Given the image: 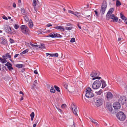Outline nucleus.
<instances>
[{"mask_svg":"<svg viewBox=\"0 0 127 127\" xmlns=\"http://www.w3.org/2000/svg\"><path fill=\"white\" fill-rule=\"evenodd\" d=\"M16 33V32L15 30L13 29H11V31L10 33V34H14Z\"/></svg>","mask_w":127,"mask_h":127,"instance_id":"obj_33","label":"nucleus"},{"mask_svg":"<svg viewBox=\"0 0 127 127\" xmlns=\"http://www.w3.org/2000/svg\"><path fill=\"white\" fill-rule=\"evenodd\" d=\"M72 27H66L65 28V29L66 30H71L72 29Z\"/></svg>","mask_w":127,"mask_h":127,"instance_id":"obj_50","label":"nucleus"},{"mask_svg":"<svg viewBox=\"0 0 127 127\" xmlns=\"http://www.w3.org/2000/svg\"><path fill=\"white\" fill-rule=\"evenodd\" d=\"M121 5V2L119 1V0H117L116 2V6L118 7Z\"/></svg>","mask_w":127,"mask_h":127,"instance_id":"obj_27","label":"nucleus"},{"mask_svg":"<svg viewBox=\"0 0 127 127\" xmlns=\"http://www.w3.org/2000/svg\"><path fill=\"white\" fill-rule=\"evenodd\" d=\"M28 51H29V49H26V50L23 51L22 52V53L23 54H25L26 53L28 52Z\"/></svg>","mask_w":127,"mask_h":127,"instance_id":"obj_46","label":"nucleus"},{"mask_svg":"<svg viewBox=\"0 0 127 127\" xmlns=\"http://www.w3.org/2000/svg\"><path fill=\"white\" fill-rule=\"evenodd\" d=\"M62 56V54L61 53H60L59 56V58H61Z\"/></svg>","mask_w":127,"mask_h":127,"instance_id":"obj_55","label":"nucleus"},{"mask_svg":"<svg viewBox=\"0 0 127 127\" xmlns=\"http://www.w3.org/2000/svg\"><path fill=\"white\" fill-rule=\"evenodd\" d=\"M20 28L23 33L26 35H29L30 31L27 26L25 25H22L21 26Z\"/></svg>","mask_w":127,"mask_h":127,"instance_id":"obj_2","label":"nucleus"},{"mask_svg":"<svg viewBox=\"0 0 127 127\" xmlns=\"http://www.w3.org/2000/svg\"><path fill=\"white\" fill-rule=\"evenodd\" d=\"M30 44L32 47L34 48H36L37 47H38V45L33 44L31 43H30Z\"/></svg>","mask_w":127,"mask_h":127,"instance_id":"obj_40","label":"nucleus"},{"mask_svg":"<svg viewBox=\"0 0 127 127\" xmlns=\"http://www.w3.org/2000/svg\"><path fill=\"white\" fill-rule=\"evenodd\" d=\"M9 53H6L5 54L2 56V57L3 58H4L6 60L8 58H10L9 60L11 61L12 60L11 59V56L9 54Z\"/></svg>","mask_w":127,"mask_h":127,"instance_id":"obj_11","label":"nucleus"},{"mask_svg":"<svg viewBox=\"0 0 127 127\" xmlns=\"http://www.w3.org/2000/svg\"><path fill=\"white\" fill-rule=\"evenodd\" d=\"M64 87L66 89H67L68 88V85L67 84H64Z\"/></svg>","mask_w":127,"mask_h":127,"instance_id":"obj_54","label":"nucleus"},{"mask_svg":"<svg viewBox=\"0 0 127 127\" xmlns=\"http://www.w3.org/2000/svg\"><path fill=\"white\" fill-rule=\"evenodd\" d=\"M7 43L6 40L4 39H2V41H1V43L3 45H5Z\"/></svg>","mask_w":127,"mask_h":127,"instance_id":"obj_32","label":"nucleus"},{"mask_svg":"<svg viewBox=\"0 0 127 127\" xmlns=\"http://www.w3.org/2000/svg\"><path fill=\"white\" fill-rule=\"evenodd\" d=\"M47 37H50L52 38L56 37V34H54L51 33L50 35L47 36Z\"/></svg>","mask_w":127,"mask_h":127,"instance_id":"obj_34","label":"nucleus"},{"mask_svg":"<svg viewBox=\"0 0 127 127\" xmlns=\"http://www.w3.org/2000/svg\"><path fill=\"white\" fill-rule=\"evenodd\" d=\"M24 19L27 22L29 21V17L27 15H25L24 17Z\"/></svg>","mask_w":127,"mask_h":127,"instance_id":"obj_38","label":"nucleus"},{"mask_svg":"<svg viewBox=\"0 0 127 127\" xmlns=\"http://www.w3.org/2000/svg\"><path fill=\"white\" fill-rule=\"evenodd\" d=\"M116 117L118 119L121 121H124L126 118L125 114L123 112L121 111L117 113L116 114Z\"/></svg>","mask_w":127,"mask_h":127,"instance_id":"obj_1","label":"nucleus"},{"mask_svg":"<svg viewBox=\"0 0 127 127\" xmlns=\"http://www.w3.org/2000/svg\"><path fill=\"white\" fill-rule=\"evenodd\" d=\"M95 92L97 94V95H100L102 93V90L101 89L98 91L97 92Z\"/></svg>","mask_w":127,"mask_h":127,"instance_id":"obj_39","label":"nucleus"},{"mask_svg":"<svg viewBox=\"0 0 127 127\" xmlns=\"http://www.w3.org/2000/svg\"><path fill=\"white\" fill-rule=\"evenodd\" d=\"M34 73L37 74H38V73L37 71V70H35L34 71Z\"/></svg>","mask_w":127,"mask_h":127,"instance_id":"obj_60","label":"nucleus"},{"mask_svg":"<svg viewBox=\"0 0 127 127\" xmlns=\"http://www.w3.org/2000/svg\"><path fill=\"white\" fill-rule=\"evenodd\" d=\"M114 11V9L113 8H110L108 12V13H109L110 14L112 13Z\"/></svg>","mask_w":127,"mask_h":127,"instance_id":"obj_28","label":"nucleus"},{"mask_svg":"<svg viewBox=\"0 0 127 127\" xmlns=\"http://www.w3.org/2000/svg\"><path fill=\"white\" fill-rule=\"evenodd\" d=\"M5 65L6 66H7V68L9 71H11L13 69V68L12 66V64L9 62H7Z\"/></svg>","mask_w":127,"mask_h":127,"instance_id":"obj_10","label":"nucleus"},{"mask_svg":"<svg viewBox=\"0 0 127 127\" xmlns=\"http://www.w3.org/2000/svg\"><path fill=\"white\" fill-rule=\"evenodd\" d=\"M107 4L106 1H103L102 4L101 8L100 11V13L101 14V15H103L105 13L106 10Z\"/></svg>","mask_w":127,"mask_h":127,"instance_id":"obj_5","label":"nucleus"},{"mask_svg":"<svg viewBox=\"0 0 127 127\" xmlns=\"http://www.w3.org/2000/svg\"><path fill=\"white\" fill-rule=\"evenodd\" d=\"M96 76L97 77H96L93 78V80H95V79H101V77H100L98 76Z\"/></svg>","mask_w":127,"mask_h":127,"instance_id":"obj_44","label":"nucleus"},{"mask_svg":"<svg viewBox=\"0 0 127 127\" xmlns=\"http://www.w3.org/2000/svg\"><path fill=\"white\" fill-rule=\"evenodd\" d=\"M111 15V14L107 12L106 16V19L107 20H108L110 18Z\"/></svg>","mask_w":127,"mask_h":127,"instance_id":"obj_31","label":"nucleus"},{"mask_svg":"<svg viewBox=\"0 0 127 127\" xmlns=\"http://www.w3.org/2000/svg\"><path fill=\"white\" fill-rule=\"evenodd\" d=\"M118 20V18L117 17L115 16V17L111 20V21L113 22H117Z\"/></svg>","mask_w":127,"mask_h":127,"instance_id":"obj_26","label":"nucleus"},{"mask_svg":"<svg viewBox=\"0 0 127 127\" xmlns=\"http://www.w3.org/2000/svg\"><path fill=\"white\" fill-rule=\"evenodd\" d=\"M101 81V83L102 85V88H105L106 86V84L105 82L104 81L103 79H102L101 81Z\"/></svg>","mask_w":127,"mask_h":127,"instance_id":"obj_16","label":"nucleus"},{"mask_svg":"<svg viewBox=\"0 0 127 127\" xmlns=\"http://www.w3.org/2000/svg\"><path fill=\"white\" fill-rule=\"evenodd\" d=\"M126 101V98L125 96L121 97L118 100V102L122 104H123Z\"/></svg>","mask_w":127,"mask_h":127,"instance_id":"obj_8","label":"nucleus"},{"mask_svg":"<svg viewBox=\"0 0 127 127\" xmlns=\"http://www.w3.org/2000/svg\"><path fill=\"white\" fill-rule=\"evenodd\" d=\"M101 81L97 80L95 81L92 85V88L94 89H97L99 88L101 85Z\"/></svg>","mask_w":127,"mask_h":127,"instance_id":"obj_6","label":"nucleus"},{"mask_svg":"<svg viewBox=\"0 0 127 127\" xmlns=\"http://www.w3.org/2000/svg\"><path fill=\"white\" fill-rule=\"evenodd\" d=\"M115 16L114 14H112L111 16H110V18L111 19H113Z\"/></svg>","mask_w":127,"mask_h":127,"instance_id":"obj_53","label":"nucleus"},{"mask_svg":"<svg viewBox=\"0 0 127 127\" xmlns=\"http://www.w3.org/2000/svg\"><path fill=\"white\" fill-rule=\"evenodd\" d=\"M13 7L14 8H15L16 7V5L15 3H13Z\"/></svg>","mask_w":127,"mask_h":127,"instance_id":"obj_63","label":"nucleus"},{"mask_svg":"<svg viewBox=\"0 0 127 127\" xmlns=\"http://www.w3.org/2000/svg\"><path fill=\"white\" fill-rule=\"evenodd\" d=\"M33 3H32V5L34 7H35L36 5V0H33ZM34 10H35L36 12H37V11L36 10L35 7H34Z\"/></svg>","mask_w":127,"mask_h":127,"instance_id":"obj_20","label":"nucleus"},{"mask_svg":"<svg viewBox=\"0 0 127 127\" xmlns=\"http://www.w3.org/2000/svg\"><path fill=\"white\" fill-rule=\"evenodd\" d=\"M23 97H24V95H22V96H21V97L20 99V100L21 101L23 100V99H24Z\"/></svg>","mask_w":127,"mask_h":127,"instance_id":"obj_62","label":"nucleus"},{"mask_svg":"<svg viewBox=\"0 0 127 127\" xmlns=\"http://www.w3.org/2000/svg\"><path fill=\"white\" fill-rule=\"evenodd\" d=\"M94 12L95 13V15L97 17H99V14L98 13V12L97 11V9L95 10Z\"/></svg>","mask_w":127,"mask_h":127,"instance_id":"obj_41","label":"nucleus"},{"mask_svg":"<svg viewBox=\"0 0 127 127\" xmlns=\"http://www.w3.org/2000/svg\"><path fill=\"white\" fill-rule=\"evenodd\" d=\"M85 96L88 98H91L94 96V94L92 93V91L90 87L87 88L86 90Z\"/></svg>","mask_w":127,"mask_h":127,"instance_id":"obj_4","label":"nucleus"},{"mask_svg":"<svg viewBox=\"0 0 127 127\" xmlns=\"http://www.w3.org/2000/svg\"><path fill=\"white\" fill-rule=\"evenodd\" d=\"M113 97V95L112 93L110 92H108L107 95L106 97L107 98H110Z\"/></svg>","mask_w":127,"mask_h":127,"instance_id":"obj_17","label":"nucleus"},{"mask_svg":"<svg viewBox=\"0 0 127 127\" xmlns=\"http://www.w3.org/2000/svg\"><path fill=\"white\" fill-rule=\"evenodd\" d=\"M74 15L76 16L78 19H79L81 16L80 13L77 12H76L75 13Z\"/></svg>","mask_w":127,"mask_h":127,"instance_id":"obj_23","label":"nucleus"},{"mask_svg":"<svg viewBox=\"0 0 127 127\" xmlns=\"http://www.w3.org/2000/svg\"><path fill=\"white\" fill-rule=\"evenodd\" d=\"M5 70H7V69L6 66H3L2 68V71L4 72L5 71Z\"/></svg>","mask_w":127,"mask_h":127,"instance_id":"obj_30","label":"nucleus"},{"mask_svg":"<svg viewBox=\"0 0 127 127\" xmlns=\"http://www.w3.org/2000/svg\"><path fill=\"white\" fill-rule=\"evenodd\" d=\"M50 56L51 57H56V53L55 54H50Z\"/></svg>","mask_w":127,"mask_h":127,"instance_id":"obj_56","label":"nucleus"},{"mask_svg":"<svg viewBox=\"0 0 127 127\" xmlns=\"http://www.w3.org/2000/svg\"><path fill=\"white\" fill-rule=\"evenodd\" d=\"M68 12L69 13H71L72 14H73V15H74L75 13L74 12L72 11H71V10H68Z\"/></svg>","mask_w":127,"mask_h":127,"instance_id":"obj_49","label":"nucleus"},{"mask_svg":"<svg viewBox=\"0 0 127 127\" xmlns=\"http://www.w3.org/2000/svg\"><path fill=\"white\" fill-rule=\"evenodd\" d=\"M75 41V39L74 38H71V39L70 41L71 42H74Z\"/></svg>","mask_w":127,"mask_h":127,"instance_id":"obj_48","label":"nucleus"},{"mask_svg":"<svg viewBox=\"0 0 127 127\" xmlns=\"http://www.w3.org/2000/svg\"><path fill=\"white\" fill-rule=\"evenodd\" d=\"M85 17H84L85 18H87V17L89 18V19H88L89 20H90V19H91V16L90 15H85Z\"/></svg>","mask_w":127,"mask_h":127,"instance_id":"obj_42","label":"nucleus"},{"mask_svg":"<svg viewBox=\"0 0 127 127\" xmlns=\"http://www.w3.org/2000/svg\"><path fill=\"white\" fill-rule=\"evenodd\" d=\"M62 37V36L60 35L59 34L56 33V37L61 38Z\"/></svg>","mask_w":127,"mask_h":127,"instance_id":"obj_47","label":"nucleus"},{"mask_svg":"<svg viewBox=\"0 0 127 127\" xmlns=\"http://www.w3.org/2000/svg\"><path fill=\"white\" fill-rule=\"evenodd\" d=\"M0 60L2 63H4L7 62L6 60L4 58H0Z\"/></svg>","mask_w":127,"mask_h":127,"instance_id":"obj_24","label":"nucleus"},{"mask_svg":"<svg viewBox=\"0 0 127 127\" xmlns=\"http://www.w3.org/2000/svg\"><path fill=\"white\" fill-rule=\"evenodd\" d=\"M78 64L80 66V67H81L83 66V64L82 63V61H79L78 62Z\"/></svg>","mask_w":127,"mask_h":127,"instance_id":"obj_37","label":"nucleus"},{"mask_svg":"<svg viewBox=\"0 0 127 127\" xmlns=\"http://www.w3.org/2000/svg\"><path fill=\"white\" fill-rule=\"evenodd\" d=\"M15 66L17 67L22 68L24 66V65L22 64H18L16 65Z\"/></svg>","mask_w":127,"mask_h":127,"instance_id":"obj_22","label":"nucleus"},{"mask_svg":"<svg viewBox=\"0 0 127 127\" xmlns=\"http://www.w3.org/2000/svg\"><path fill=\"white\" fill-rule=\"evenodd\" d=\"M71 110L72 111L73 113L75 115L77 116L78 115L77 114L78 110L76 106L73 103H72L71 105Z\"/></svg>","mask_w":127,"mask_h":127,"instance_id":"obj_7","label":"nucleus"},{"mask_svg":"<svg viewBox=\"0 0 127 127\" xmlns=\"http://www.w3.org/2000/svg\"><path fill=\"white\" fill-rule=\"evenodd\" d=\"M120 16L121 18L123 20L126 21L127 19V18L126 17H125L123 14L121 13L120 14Z\"/></svg>","mask_w":127,"mask_h":127,"instance_id":"obj_19","label":"nucleus"},{"mask_svg":"<svg viewBox=\"0 0 127 127\" xmlns=\"http://www.w3.org/2000/svg\"><path fill=\"white\" fill-rule=\"evenodd\" d=\"M56 91L57 92L60 93V95H59V96L60 97V98H59V99L60 100L62 99L61 97L62 96V95L61 93V91L60 90V88L58 87L57 86H56Z\"/></svg>","mask_w":127,"mask_h":127,"instance_id":"obj_14","label":"nucleus"},{"mask_svg":"<svg viewBox=\"0 0 127 127\" xmlns=\"http://www.w3.org/2000/svg\"><path fill=\"white\" fill-rule=\"evenodd\" d=\"M46 26L48 27H49L50 26H52V25H51V24H47L46 25Z\"/></svg>","mask_w":127,"mask_h":127,"instance_id":"obj_61","label":"nucleus"},{"mask_svg":"<svg viewBox=\"0 0 127 127\" xmlns=\"http://www.w3.org/2000/svg\"><path fill=\"white\" fill-rule=\"evenodd\" d=\"M19 27V25H18L17 24H15L14 25V28L16 29H18Z\"/></svg>","mask_w":127,"mask_h":127,"instance_id":"obj_45","label":"nucleus"},{"mask_svg":"<svg viewBox=\"0 0 127 127\" xmlns=\"http://www.w3.org/2000/svg\"><path fill=\"white\" fill-rule=\"evenodd\" d=\"M50 92L51 93H55V91L54 89V88L53 87H52L50 90Z\"/></svg>","mask_w":127,"mask_h":127,"instance_id":"obj_35","label":"nucleus"},{"mask_svg":"<svg viewBox=\"0 0 127 127\" xmlns=\"http://www.w3.org/2000/svg\"><path fill=\"white\" fill-rule=\"evenodd\" d=\"M9 41H10V43H12L14 42V40L13 39H12L11 38L9 40Z\"/></svg>","mask_w":127,"mask_h":127,"instance_id":"obj_52","label":"nucleus"},{"mask_svg":"<svg viewBox=\"0 0 127 127\" xmlns=\"http://www.w3.org/2000/svg\"><path fill=\"white\" fill-rule=\"evenodd\" d=\"M56 29L58 30H60L62 31H64V29L62 26H56Z\"/></svg>","mask_w":127,"mask_h":127,"instance_id":"obj_21","label":"nucleus"},{"mask_svg":"<svg viewBox=\"0 0 127 127\" xmlns=\"http://www.w3.org/2000/svg\"><path fill=\"white\" fill-rule=\"evenodd\" d=\"M100 74V73L99 71H97L95 72H92L91 73L90 75L91 77H93L94 76H98Z\"/></svg>","mask_w":127,"mask_h":127,"instance_id":"obj_13","label":"nucleus"},{"mask_svg":"<svg viewBox=\"0 0 127 127\" xmlns=\"http://www.w3.org/2000/svg\"><path fill=\"white\" fill-rule=\"evenodd\" d=\"M92 122L93 123H94L96 125H97L98 124L96 122H95V120L94 119L92 120Z\"/></svg>","mask_w":127,"mask_h":127,"instance_id":"obj_51","label":"nucleus"},{"mask_svg":"<svg viewBox=\"0 0 127 127\" xmlns=\"http://www.w3.org/2000/svg\"><path fill=\"white\" fill-rule=\"evenodd\" d=\"M21 11L22 14L24 15L25 13V10L24 8H22L21 9Z\"/></svg>","mask_w":127,"mask_h":127,"instance_id":"obj_36","label":"nucleus"},{"mask_svg":"<svg viewBox=\"0 0 127 127\" xmlns=\"http://www.w3.org/2000/svg\"><path fill=\"white\" fill-rule=\"evenodd\" d=\"M120 103L118 102H116L113 104L114 108L115 109H119L121 107Z\"/></svg>","mask_w":127,"mask_h":127,"instance_id":"obj_9","label":"nucleus"},{"mask_svg":"<svg viewBox=\"0 0 127 127\" xmlns=\"http://www.w3.org/2000/svg\"><path fill=\"white\" fill-rule=\"evenodd\" d=\"M106 107L109 111H111L112 110V107L111 105L109 103H108L106 104Z\"/></svg>","mask_w":127,"mask_h":127,"instance_id":"obj_15","label":"nucleus"},{"mask_svg":"<svg viewBox=\"0 0 127 127\" xmlns=\"http://www.w3.org/2000/svg\"><path fill=\"white\" fill-rule=\"evenodd\" d=\"M2 18L4 19H5V20H8V19L4 15V16H3V17H2Z\"/></svg>","mask_w":127,"mask_h":127,"instance_id":"obj_57","label":"nucleus"},{"mask_svg":"<svg viewBox=\"0 0 127 127\" xmlns=\"http://www.w3.org/2000/svg\"><path fill=\"white\" fill-rule=\"evenodd\" d=\"M56 108H57L58 109L59 111L60 112H62V110L60 109H59V108H57L56 106Z\"/></svg>","mask_w":127,"mask_h":127,"instance_id":"obj_59","label":"nucleus"},{"mask_svg":"<svg viewBox=\"0 0 127 127\" xmlns=\"http://www.w3.org/2000/svg\"><path fill=\"white\" fill-rule=\"evenodd\" d=\"M37 83V80H35L34 82V83L33 84V85L34 86H36L35 85Z\"/></svg>","mask_w":127,"mask_h":127,"instance_id":"obj_58","label":"nucleus"},{"mask_svg":"<svg viewBox=\"0 0 127 127\" xmlns=\"http://www.w3.org/2000/svg\"><path fill=\"white\" fill-rule=\"evenodd\" d=\"M95 105L98 107L101 105L103 103V100L102 98L100 96H98L94 100Z\"/></svg>","mask_w":127,"mask_h":127,"instance_id":"obj_3","label":"nucleus"},{"mask_svg":"<svg viewBox=\"0 0 127 127\" xmlns=\"http://www.w3.org/2000/svg\"><path fill=\"white\" fill-rule=\"evenodd\" d=\"M5 31L7 33L10 34V32L11 31V28L8 25H6L4 28Z\"/></svg>","mask_w":127,"mask_h":127,"instance_id":"obj_12","label":"nucleus"},{"mask_svg":"<svg viewBox=\"0 0 127 127\" xmlns=\"http://www.w3.org/2000/svg\"><path fill=\"white\" fill-rule=\"evenodd\" d=\"M38 47L41 49H43L45 48V45L44 44H41L40 46H39Z\"/></svg>","mask_w":127,"mask_h":127,"instance_id":"obj_25","label":"nucleus"},{"mask_svg":"<svg viewBox=\"0 0 127 127\" xmlns=\"http://www.w3.org/2000/svg\"><path fill=\"white\" fill-rule=\"evenodd\" d=\"M33 26V24L32 20L30 19L29 23V26L30 28H32Z\"/></svg>","mask_w":127,"mask_h":127,"instance_id":"obj_18","label":"nucleus"},{"mask_svg":"<svg viewBox=\"0 0 127 127\" xmlns=\"http://www.w3.org/2000/svg\"><path fill=\"white\" fill-rule=\"evenodd\" d=\"M30 116L31 117V119L32 121H33V118L34 116V113L33 112H32L31 114H30Z\"/></svg>","mask_w":127,"mask_h":127,"instance_id":"obj_29","label":"nucleus"},{"mask_svg":"<svg viewBox=\"0 0 127 127\" xmlns=\"http://www.w3.org/2000/svg\"><path fill=\"white\" fill-rule=\"evenodd\" d=\"M67 106V105L66 104H63L61 106V108L63 109L65 108Z\"/></svg>","mask_w":127,"mask_h":127,"instance_id":"obj_43","label":"nucleus"},{"mask_svg":"<svg viewBox=\"0 0 127 127\" xmlns=\"http://www.w3.org/2000/svg\"><path fill=\"white\" fill-rule=\"evenodd\" d=\"M19 54H16L14 56V58H16L19 55Z\"/></svg>","mask_w":127,"mask_h":127,"instance_id":"obj_64","label":"nucleus"}]
</instances>
